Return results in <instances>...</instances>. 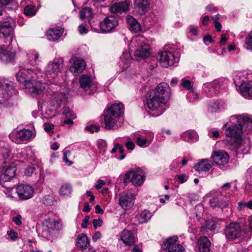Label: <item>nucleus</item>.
I'll use <instances>...</instances> for the list:
<instances>
[{
  "instance_id": "7c9ffc66",
  "label": "nucleus",
  "mask_w": 252,
  "mask_h": 252,
  "mask_svg": "<svg viewBox=\"0 0 252 252\" xmlns=\"http://www.w3.org/2000/svg\"><path fill=\"white\" fill-rule=\"evenodd\" d=\"M89 245V240L85 234L82 233L78 235L76 246L81 250L86 249Z\"/></svg>"
},
{
  "instance_id": "c756f323",
  "label": "nucleus",
  "mask_w": 252,
  "mask_h": 252,
  "mask_svg": "<svg viewBox=\"0 0 252 252\" xmlns=\"http://www.w3.org/2000/svg\"><path fill=\"white\" fill-rule=\"evenodd\" d=\"M86 63L82 60H75L70 67V71L73 73H81L85 68Z\"/></svg>"
},
{
  "instance_id": "6e6552de",
  "label": "nucleus",
  "mask_w": 252,
  "mask_h": 252,
  "mask_svg": "<svg viewBox=\"0 0 252 252\" xmlns=\"http://www.w3.org/2000/svg\"><path fill=\"white\" fill-rule=\"evenodd\" d=\"M118 24L117 18L113 16L106 17L99 23L101 32L108 33L111 32Z\"/></svg>"
},
{
  "instance_id": "3c124183",
  "label": "nucleus",
  "mask_w": 252,
  "mask_h": 252,
  "mask_svg": "<svg viewBox=\"0 0 252 252\" xmlns=\"http://www.w3.org/2000/svg\"><path fill=\"white\" fill-rule=\"evenodd\" d=\"M86 129L87 130L90 131L91 133H94V132H98L100 129V127L99 126L92 125L90 126H86Z\"/></svg>"
},
{
  "instance_id": "6ab92c4d",
  "label": "nucleus",
  "mask_w": 252,
  "mask_h": 252,
  "mask_svg": "<svg viewBox=\"0 0 252 252\" xmlns=\"http://www.w3.org/2000/svg\"><path fill=\"white\" fill-rule=\"evenodd\" d=\"M134 197L131 194H124L119 198V204L123 209H127L133 206Z\"/></svg>"
},
{
  "instance_id": "423d86ee",
  "label": "nucleus",
  "mask_w": 252,
  "mask_h": 252,
  "mask_svg": "<svg viewBox=\"0 0 252 252\" xmlns=\"http://www.w3.org/2000/svg\"><path fill=\"white\" fill-rule=\"evenodd\" d=\"M17 168L14 164L10 165L4 171L0 174V185L4 188L11 189L9 183L16 175Z\"/></svg>"
},
{
  "instance_id": "f03ea898",
  "label": "nucleus",
  "mask_w": 252,
  "mask_h": 252,
  "mask_svg": "<svg viewBox=\"0 0 252 252\" xmlns=\"http://www.w3.org/2000/svg\"><path fill=\"white\" fill-rule=\"evenodd\" d=\"M170 95V89L165 82L159 84L154 90L149 91L146 94L147 104L151 110H156L166 103Z\"/></svg>"
},
{
  "instance_id": "2eb2a0df",
  "label": "nucleus",
  "mask_w": 252,
  "mask_h": 252,
  "mask_svg": "<svg viewBox=\"0 0 252 252\" xmlns=\"http://www.w3.org/2000/svg\"><path fill=\"white\" fill-rule=\"evenodd\" d=\"M211 242L206 236L200 237L197 240L195 249L198 252H209Z\"/></svg>"
},
{
  "instance_id": "774afa93",
  "label": "nucleus",
  "mask_w": 252,
  "mask_h": 252,
  "mask_svg": "<svg viewBox=\"0 0 252 252\" xmlns=\"http://www.w3.org/2000/svg\"><path fill=\"white\" fill-rule=\"evenodd\" d=\"M209 21H210L209 17L208 16L206 15L204 17H203L202 19V22H201L203 26H206L207 25H208Z\"/></svg>"
},
{
  "instance_id": "603ef678",
  "label": "nucleus",
  "mask_w": 252,
  "mask_h": 252,
  "mask_svg": "<svg viewBox=\"0 0 252 252\" xmlns=\"http://www.w3.org/2000/svg\"><path fill=\"white\" fill-rule=\"evenodd\" d=\"M103 223V220L101 219H94L93 220L94 227L96 229L98 227H100Z\"/></svg>"
},
{
  "instance_id": "b1692460",
  "label": "nucleus",
  "mask_w": 252,
  "mask_h": 252,
  "mask_svg": "<svg viewBox=\"0 0 252 252\" xmlns=\"http://www.w3.org/2000/svg\"><path fill=\"white\" fill-rule=\"evenodd\" d=\"M225 234L226 239L230 241L236 238V223L231 222L225 229Z\"/></svg>"
},
{
  "instance_id": "a18cd8bd",
  "label": "nucleus",
  "mask_w": 252,
  "mask_h": 252,
  "mask_svg": "<svg viewBox=\"0 0 252 252\" xmlns=\"http://www.w3.org/2000/svg\"><path fill=\"white\" fill-rule=\"evenodd\" d=\"M185 136L190 141L197 140V135L194 131H189L185 133Z\"/></svg>"
},
{
  "instance_id": "c9c22d12",
  "label": "nucleus",
  "mask_w": 252,
  "mask_h": 252,
  "mask_svg": "<svg viewBox=\"0 0 252 252\" xmlns=\"http://www.w3.org/2000/svg\"><path fill=\"white\" fill-rule=\"evenodd\" d=\"M80 18L82 19H88L90 20V19L93 16V12L92 9L88 7H86L84 8H83L80 11Z\"/></svg>"
},
{
  "instance_id": "5fc2aeb1",
  "label": "nucleus",
  "mask_w": 252,
  "mask_h": 252,
  "mask_svg": "<svg viewBox=\"0 0 252 252\" xmlns=\"http://www.w3.org/2000/svg\"><path fill=\"white\" fill-rule=\"evenodd\" d=\"M7 234L12 240H15L18 236V233L13 230L7 231Z\"/></svg>"
},
{
  "instance_id": "0eeeda50",
  "label": "nucleus",
  "mask_w": 252,
  "mask_h": 252,
  "mask_svg": "<svg viewBox=\"0 0 252 252\" xmlns=\"http://www.w3.org/2000/svg\"><path fill=\"white\" fill-rule=\"evenodd\" d=\"M63 67V62L62 61L50 62L46 67L45 70V74L48 80L55 79L58 73L61 72Z\"/></svg>"
},
{
  "instance_id": "72a5a7b5",
  "label": "nucleus",
  "mask_w": 252,
  "mask_h": 252,
  "mask_svg": "<svg viewBox=\"0 0 252 252\" xmlns=\"http://www.w3.org/2000/svg\"><path fill=\"white\" fill-rule=\"evenodd\" d=\"M216 223L217 221L214 219L206 220L204 225L200 228L201 231L204 232L208 230H214L216 228Z\"/></svg>"
},
{
  "instance_id": "393cba45",
  "label": "nucleus",
  "mask_w": 252,
  "mask_h": 252,
  "mask_svg": "<svg viewBox=\"0 0 252 252\" xmlns=\"http://www.w3.org/2000/svg\"><path fill=\"white\" fill-rule=\"evenodd\" d=\"M15 53L7 49L1 48L0 50V58L5 63L12 62L14 60Z\"/></svg>"
},
{
  "instance_id": "864d4df0",
  "label": "nucleus",
  "mask_w": 252,
  "mask_h": 252,
  "mask_svg": "<svg viewBox=\"0 0 252 252\" xmlns=\"http://www.w3.org/2000/svg\"><path fill=\"white\" fill-rule=\"evenodd\" d=\"M70 151H68V150H67V151H65L64 153H63V161L66 163L68 165H70L71 164H72V162L70 161H69L68 158H67V155H70Z\"/></svg>"
},
{
  "instance_id": "4c0bfd02",
  "label": "nucleus",
  "mask_w": 252,
  "mask_h": 252,
  "mask_svg": "<svg viewBox=\"0 0 252 252\" xmlns=\"http://www.w3.org/2000/svg\"><path fill=\"white\" fill-rule=\"evenodd\" d=\"M72 191V187L69 184L65 183L63 185L60 189L61 195L65 196L70 194Z\"/></svg>"
},
{
  "instance_id": "9b49d317",
  "label": "nucleus",
  "mask_w": 252,
  "mask_h": 252,
  "mask_svg": "<svg viewBox=\"0 0 252 252\" xmlns=\"http://www.w3.org/2000/svg\"><path fill=\"white\" fill-rule=\"evenodd\" d=\"M16 190L18 196L22 200L32 198L33 194L32 188L28 185H19L17 186Z\"/></svg>"
},
{
  "instance_id": "79ce46f5",
  "label": "nucleus",
  "mask_w": 252,
  "mask_h": 252,
  "mask_svg": "<svg viewBox=\"0 0 252 252\" xmlns=\"http://www.w3.org/2000/svg\"><path fill=\"white\" fill-rule=\"evenodd\" d=\"M54 201V197L51 194L45 195L42 200V203L46 206L53 205Z\"/></svg>"
},
{
  "instance_id": "39448f33",
  "label": "nucleus",
  "mask_w": 252,
  "mask_h": 252,
  "mask_svg": "<svg viewBox=\"0 0 252 252\" xmlns=\"http://www.w3.org/2000/svg\"><path fill=\"white\" fill-rule=\"evenodd\" d=\"M249 224L244 218L239 219L237 220V239L240 240L245 239L249 232H252V215L248 219Z\"/></svg>"
},
{
  "instance_id": "4468645a",
  "label": "nucleus",
  "mask_w": 252,
  "mask_h": 252,
  "mask_svg": "<svg viewBox=\"0 0 252 252\" xmlns=\"http://www.w3.org/2000/svg\"><path fill=\"white\" fill-rule=\"evenodd\" d=\"M211 158L217 165H224L227 163L229 156L224 151H219L215 152L211 156Z\"/></svg>"
},
{
  "instance_id": "412c9836",
  "label": "nucleus",
  "mask_w": 252,
  "mask_h": 252,
  "mask_svg": "<svg viewBox=\"0 0 252 252\" xmlns=\"http://www.w3.org/2000/svg\"><path fill=\"white\" fill-rule=\"evenodd\" d=\"M210 205L212 208H223L226 207L228 203L223 200L221 195L212 197L209 201Z\"/></svg>"
},
{
  "instance_id": "ea45409f",
  "label": "nucleus",
  "mask_w": 252,
  "mask_h": 252,
  "mask_svg": "<svg viewBox=\"0 0 252 252\" xmlns=\"http://www.w3.org/2000/svg\"><path fill=\"white\" fill-rule=\"evenodd\" d=\"M24 11L26 15L32 16L36 12L35 7L32 5H28L25 7Z\"/></svg>"
},
{
  "instance_id": "473e14b6",
  "label": "nucleus",
  "mask_w": 252,
  "mask_h": 252,
  "mask_svg": "<svg viewBox=\"0 0 252 252\" xmlns=\"http://www.w3.org/2000/svg\"><path fill=\"white\" fill-rule=\"evenodd\" d=\"M63 31L61 29L53 28L47 32V36L49 40L55 41L59 39L63 34Z\"/></svg>"
},
{
  "instance_id": "cd10ccee",
  "label": "nucleus",
  "mask_w": 252,
  "mask_h": 252,
  "mask_svg": "<svg viewBox=\"0 0 252 252\" xmlns=\"http://www.w3.org/2000/svg\"><path fill=\"white\" fill-rule=\"evenodd\" d=\"M129 4L126 1H120L116 2L110 8L113 13H121L128 10Z\"/></svg>"
},
{
  "instance_id": "c85d7f7f",
  "label": "nucleus",
  "mask_w": 252,
  "mask_h": 252,
  "mask_svg": "<svg viewBox=\"0 0 252 252\" xmlns=\"http://www.w3.org/2000/svg\"><path fill=\"white\" fill-rule=\"evenodd\" d=\"M240 94L245 98H252V85L244 83L239 87Z\"/></svg>"
},
{
  "instance_id": "aec40b11",
  "label": "nucleus",
  "mask_w": 252,
  "mask_h": 252,
  "mask_svg": "<svg viewBox=\"0 0 252 252\" xmlns=\"http://www.w3.org/2000/svg\"><path fill=\"white\" fill-rule=\"evenodd\" d=\"M33 135L32 130L24 129L18 131L15 134L16 141L17 143L21 144L22 141L30 139Z\"/></svg>"
},
{
  "instance_id": "bb28decb",
  "label": "nucleus",
  "mask_w": 252,
  "mask_h": 252,
  "mask_svg": "<svg viewBox=\"0 0 252 252\" xmlns=\"http://www.w3.org/2000/svg\"><path fill=\"white\" fill-rule=\"evenodd\" d=\"M126 23L129 29L134 32H138L141 30V27L137 20L130 15H127L126 18Z\"/></svg>"
},
{
  "instance_id": "f8f14e48",
  "label": "nucleus",
  "mask_w": 252,
  "mask_h": 252,
  "mask_svg": "<svg viewBox=\"0 0 252 252\" xmlns=\"http://www.w3.org/2000/svg\"><path fill=\"white\" fill-rule=\"evenodd\" d=\"M131 182L133 185H141L143 182V178L142 175L137 172L131 170L128 171L125 175L124 182L125 184Z\"/></svg>"
},
{
  "instance_id": "49530a36",
  "label": "nucleus",
  "mask_w": 252,
  "mask_h": 252,
  "mask_svg": "<svg viewBox=\"0 0 252 252\" xmlns=\"http://www.w3.org/2000/svg\"><path fill=\"white\" fill-rule=\"evenodd\" d=\"M49 224H50V228L53 230H60L62 227V224L59 221L52 220V223Z\"/></svg>"
},
{
  "instance_id": "58836bf2",
  "label": "nucleus",
  "mask_w": 252,
  "mask_h": 252,
  "mask_svg": "<svg viewBox=\"0 0 252 252\" xmlns=\"http://www.w3.org/2000/svg\"><path fill=\"white\" fill-rule=\"evenodd\" d=\"M89 24L90 26L93 30H94L95 32H100L101 30L100 28H99V22L97 20H89Z\"/></svg>"
},
{
  "instance_id": "8fccbe9b",
  "label": "nucleus",
  "mask_w": 252,
  "mask_h": 252,
  "mask_svg": "<svg viewBox=\"0 0 252 252\" xmlns=\"http://www.w3.org/2000/svg\"><path fill=\"white\" fill-rule=\"evenodd\" d=\"M181 85L185 88L187 89L188 90H191L192 91L193 89L191 87V82L189 80H186L185 79H183L182 80V83Z\"/></svg>"
},
{
  "instance_id": "13d9d810",
  "label": "nucleus",
  "mask_w": 252,
  "mask_h": 252,
  "mask_svg": "<svg viewBox=\"0 0 252 252\" xmlns=\"http://www.w3.org/2000/svg\"><path fill=\"white\" fill-rule=\"evenodd\" d=\"M177 178L178 179L179 183L183 184L186 182L187 180V177L185 174L178 175Z\"/></svg>"
},
{
  "instance_id": "e2e57ef3",
  "label": "nucleus",
  "mask_w": 252,
  "mask_h": 252,
  "mask_svg": "<svg viewBox=\"0 0 252 252\" xmlns=\"http://www.w3.org/2000/svg\"><path fill=\"white\" fill-rule=\"evenodd\" d=\"M101 237V234L99 231L96 232L93 236L92 240L95 242L97 240L99 239Z\"/></svg>"
},
{
  "instance_id": "de8ad7c7",
  "label": "nucleus",
  "mask_w": 252,
  "mask_h": 252,
  "mask_svg": "<svg viewBox=\"0 0 252 252\" xmlns=\"http://www.w3.org/2000/svg\"><path fill=\"white\" fill-rule=\"evenodd\" d=\"M63 114L66 118H74L75 116L73 112L69 107H64L63 108Z\"/></svg>"
},
{
  "instance_id": "dca6fc26",
  "label": "nucleus",
  "mask_w": 252,
  "mask_h": 252,
  "mask_svg": "<svg viewBox=\"0 0 252 252\" xmlns=\"http://www.w3.org/2000/svg\"><path fill=\"white\" fill-rule=\"evenodd\" d=\"M149 0H135L134 2V9L140 15H144L150 7Z\"/></svg>"
},
{
  "instance_id": "c03bdc74",
  "label": "nucleus",
  "mask_w": 252,
  "mask_h": 252,
  "mask_svg": "<svg viewBox=\"0 0 252 252\" xmlns=\"http://www.w3.org/2000/svg\"><path fill=\"white\" fill-rule=\"evenodd\" d=\"M36 167L33 165L28 166L25 170V174L27 176H31L34 173L36 174Z\"/></svg>"
},
{
  "instance_id": "4d7b16f0",
  "label": "nucleus",
  "mask_w": 252,
  "mask_h": 252,
  "mask_svg": "<svg viewBox=\"0 0 252 252\" xmlns=\"http://www.w3.org/2000/svg\"><path fill=\"white\" fill-rule=\"evenodd\" d=\"M52 223V220L50 219H49L48 220H45L43 223L44 226L47 228V231L49 232V234H50L51 230H53V229H51L50 228V224H49L48 223Z\"/></svg>"
},
{
  "instance_id": "338daca9",
  "label": "nucleus",
  "mask_w": 252,
  "mask_h": 252,
  "mask_svg": "<svg viewBox=\"0 0 252 252\" xmlns=\"http://www.w3.org/2000/svg\"><path fill=\"white\" fill-rule=\"evenodd\" d=\"M203 41L206 45H208V44L207 43V42H208L209 43H212L213 42L212 36L210 35L205 36L203 37Z\"/></svg>"
},
{
  "instance_id": "09e8293b",
  "label": "nucleus",
  "mask_w": 252,
  "mask_h": 252,
  "mask_svg": "<svg viewBox=\"0 0 252 252\" xmlns=\"http://www.w3.org/2000/svg\"><path fill=\"white\" fill-rule=\"evenodd\" d=\"M246 48L252 50V31L249 33V36L246 40Z\"/></svg>"
},
{
  "instance_id": "5701e85b",
  "label": "nucleus",
  "mask_w": 252,
  "mask_h": 252,
  "mask_svg": "<svg viewBox=\"0 0 252 252\" xmlns=\"http://www.w3.org/2000/svg\"><path fill=\"white\" fill-rule=\"evenodd\" d=\"M13 31L12 24L9 21L0 22V33L7 37L10 35Z\"/></svg>"
},
{
  "instance_id": "ddd939ff",
  "label": "nucleus",
  "mask_w": 252,
  "mask_h": 252,
  "mask_svg": "<svg viewBox=\"0 0 252 252\" xmlns=\"http://www.w3.org/2000/svg\"><path fill=\"white\" fill-rule=\"evenodd\" d=\"M159 56V60L161 65L164 67H167L174 64L175 59L174 54L170 51H163Z\"/></svg>"
},
{
  "instance_id": "9d476101",
  "label": "nucleus",
  "mask_w": 252,
  "mask_h": 252,
  "mask_svg": "<svg viewBox=\"0 0 252 252\" xmlns=\"http://www.w3.org/2000/svg\"><path fill=\"white\" fill-rule=\"evenodd\" d=\"M241 126H237V154L248 153L249 148V144L242 137L243 131Z\"/></svg>"
},
{
  "instance_id": "bf43d9fd",
  "label": "nucleus",
  "mask_w": 252,
  "mask_h": 252,
  "mask_svg": "<svg viewBox=\"0 0 252 252\" xmlns=\"http://www.w3.org/2000/svg\"><path fill=\"white\" fill-rule=\"evenodd\" d=\"M78 30L79 33L81 34L87 33L88 32L87 28L83 25H80L79 26Z\"/></svg>"
},
{
  "instance_id": "37998d69",
  "label": "nucleus",
  "mask_w": 252,
  "mask_h": 252,
  "mask_svg": "<svg viewBox=\"0 0 252 252\" xmlns=\"http://www.w3.org/2000/svg\"><path fill=\"white\" fill-rule=\"evenodd\" d=\"M136 141L137 144L140 147H147L149 145L147 139L142 136L136 137Z\"/></svg>"
},
{
  "instance_id": "a878e982",
  "label": "nucleus",
  "mask_w": 252,
  "mask_h": 252,
  "mask_svg": "<svg viewBox=\"0 0 252 252\" xmlns=\"http://www.w3.org/2000/svg\"><path fill=\"white\" fill-rule=\"evenodd\" d=\"M212 167L211 161L208 159H201L195 164L194 168L196 171H208Z\"/></svg>"
},
{
  "instance_id": "6e6d98bb",
  "label": "nucleus",
  "mask_w": 252,
  "mask_h": 252,
  "mask_svg": "<svg viewBox=\"0 0 252 252\" xmlns=\"http://www.w3.org/2000/svg\"><path fill=\"white\" fill-rule=\"evenodd\" d=\"M21 218L22 217L20 215H17L16 216L13 217L12 220L16 225H20L22 224Z\"/></svg>"
},
{
  "instance_id": "052dcab7",
  "label": "nucleus",
  "mask_w": 252,
  "mask_h": 252,
  "mask_svg": "<svg viewBox=\"0 0 252 252\" xmlns=\"http://www.w3.org/2000/svg\"><path fill=\"white\" fill-rule=\"evenodd\" d=\"M54 125L52 124H50L49 123H45L44 124V129L47 132L50 131L52 129L54 128Z\"/></svg>"
},
{
  "instance_id": "e433bc0d",
  "label": "nucleus",
  "mask_w": 252,
  "mask_h": 252,
  "mask_svg": "<svg viewBox=\"0 0 252 252\" xmlns=\"http://www.w3.org/2000/svg\"><path fill=\"white\" fill-rule=\"evenodd\" d=\"M10 96L7 90L0 87V104L6 105Z\"/></svg>"
},
{
  "instance_id": "f704fd0d",
  "label": "nucleus",
  "mask_w": 252,
  "mask_h": 252,
  "mask_svg": "<svg viewBox=\"0 0 252 252\" xmlns=\"http://www.w3.org/2000/svg\"><path fill=\"white\" fill-rule=\"evenodd\" d=\"M151 213L147 210H144L138 217V220L140 223L147 222L151 218Z\"/></svg>"
},
{
  "instance_id": "f3484780",
  "label": "nucleus",
  "mask_w": 252,
  "mask_h": 252,
  "mask_svg": "<svg viewBox=\"0 0 252 252\" xmlns=\"http://www.w3.org/2000/svg\"><path fill=\"white\" fill-rule=\"evenodd\" d=\"M237 122L239 123L237 126H241L243 133L246 132V129L250 125H252V116L248 114H243L237 115Z\"/></svg>"
},
{
  "instance_id": "f257e3e1",
  "label": "nucleus",
  "mask_w": 252,
  "mask_h": 252,
  "mask_svg": "<svg viewBox=\"0 0 252 252\" xmlns=\"http://www.w3.org/2000/svg\"><path fill=\"white\" fill-rule=\"evenodd\" d=\"M19 67L21 69L16 74L17 80L23 84L28 93L37 96L46 89V84L36 80L37 75L35 71L27 68L28 66L24 63H22Z\"/></svg>"
},
{
  "instance_id": "a19ab883",
  "label": "nucleus",
  "mask_w": 252,
  "mask_h": 252,
  "mask_svg": "<svg viewBox=\"0 0 252 252\" xmlns=\"http://www.w3.org/2000/svg\"><path fill=\"white\" fill-rule=\"evenodd\" d=\"M220 108V103L217 101H211L209 104L208 110L211 112H215Z\"/></svg>"
},
{
  "instance_id": "20e7f679",
  "label": "nucleus",
  "mask_w": 252,
  "mask_h": 252,
  "mask_svg": "<svg viewBox=\"0 0 252 252\" xmlns=\"http://www.w3.org/2000/svg\"><path fill=\"white\" fill-rule=\"evenodd\" d=\"M224 133L227 137L223 140L225 147L236 153V125L229 126L225 128Z\"/></svg>"
},
{
  "instance_id": "69168bd1",
  "label": "nucleus",
  "mask_w": 252,
  "mask_h": 252,
  "mask_svg": "<svg viewBox=\"0 0 252 252\" xmlns=\"http://www.w3.org/2000/svg\"><path fill=\"white\" fill-rule=\"evenodd\" d=\"M106 184L105 181L102 180H99L98 181V184L95 186V188L97 189H99L101 188L102 186Z\"/></svg>"
},
{
  "instance_id": "1a4fd4ad",
  "label": "nucleus",
  "mask_w": 252,
  "mask_h": 252,
  "mask_svg": "<svg viewBox=\"0 0 252 252\" xmlns=\"http://www.w3.org/2000/svg\"><path fill=\"white\" fill-rule=\"evenodd\" d=\"M178 237L177 236L168 239L162 245V249L163 250L168 249V252H183L184 249L181 245L176 243Z\"/></svg>"
},
{
  "instance_id": "a211bd4d",
  "label": "nucleus",
  "mask_w": 252,
  "mask_h": 252,
  "mask_svg": "<svg viewBox=\"0 0 252 252\" xmlns=\"http://www.w3.org/2000/svg\"><path fill=\"white\" fill-rule=\"evenodd\" d=\"M120 239L127 246H132L135 244V237L130 230L124 229L121 234Z\"/></svg>"
},
{
  "instance_id": "2f4dec72",
  "label": "nucleus",
  "mask_w": 252,
  "mask_h": 252,
  "mask_svg": "<svg viewBox=\"0 0 252 252\" xmlns=\"http://www.w3.org/2000/svg\"><path fill=\"white\" fill-rule=\"evenodd\" d=\"M81 87L85 91L89 89L93 85V80L91 77L87 75H82L79 78Z\"/></svg>"
},
{
  "instance_id": "680f3d73",
  "label": "nucleus",
  "mask_w": 252,
  "mask_h": 252,
  "mask_svg": "<svg viewBox=\"0 0 252 252\" xmlns=\"http://www.w3.org/2000/svg\"><path fill=\"white\" fill-rule=\"evenodd\" d=\"M228 39V38L225 36V34H222L221 35V37L220 41V47L225 44L226 41Z\"/></svg>"
},
{
  "instance_id": "0e129e2a",
  "label": "nucleus",
  "mask_w": 252,
  "mask_h": 252,
  "mask_svg": "<svg viewBox=\"0 0 252 252\" xmlns=\"http://www.w3.org/2000/svg\"><path fill=\"white\" fill-rule=\"evenodd\" d=\"M90 217L87 216H86L85 218L83 220V222L82 223L81 226L85 228L87 227V224L89 221Z\"/></svg>"
},
{
  "instance_id": "7ed1b4c3",
  "label": "nucleus",
  "mask_w": 252,
  "mask_h": 252,
  "mask_svg": "<svg viewBox=\"0 0 252 252\" xmlns=\"http://www.w3.org/2000/svg\"><path fill=\"white\" fill-rule=\"evenodd\" d=\"M124 112V106L122 103L113 104L107 109V113L104 116V128L110 130L118 127V120Z\"/></svg>"
},
{
  "instance_id": "4be33fe9",
  "label": "nucleus",
  "mask_w": 252,
  "mask_h": 252,
  "mask_svg": "<svg viewBox=\"0 0 252 252\" xmlns=\"http://www.w3.org/2000/svg\"><path fill=\"white\" fill-rule=\"evenodd\" d=\"M149 45L144 43L135 51L134 55L137 60L145 59L149 56Z\"/></svg>"
}]
</instances>
